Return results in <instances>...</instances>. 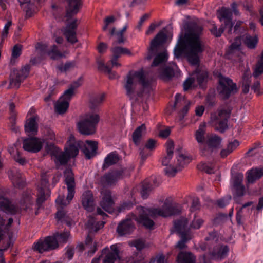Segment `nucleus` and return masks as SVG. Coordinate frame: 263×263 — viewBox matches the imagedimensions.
Listing matches in <instances>:
<instances>
[{
	"mask_svg": "<svg viewBox=\"0 0 263 263\" xmlns=\"http://www.w3.org/2000/svg\"><path fill=\"white\" fill-rule=\"evenodd\" d=\"M263 175V170L261 168H253L248 172L247 180L248 182L253 183L259 179Z\"/></svg>",
	"mask_w": 263,
	"mask_h": 263,
	"instance_id": "obj_36",
	"label": "nucleus"
},
{
	"mask_svg": "<svg viewBox=\"0 0 263 263\" xmlns=\"http://www.w3.org/2000/svg\"><path fill=\"white\" fill-rule=\"evenodd\" d=\"M166 150L168 157H170L171 155H173L174 143L172 141H168L166 142Z\"/></svg>",
	"mask_w": 263,
	"mask_h": 263,
	"instance_id": "obj_55",
	"label": "nucleus"
},
{
	"mask_svg": "<svg viewBox=\"0 0 263 263\" xmlns=\"http://www.w3.org/2000/svg\"><path fill=\"white\" fill-rule=\"evenodd\" d=\"M123 170L114 171L106 174L101 178V182L104 185H110L123 177Z\"/></svg>",
	"mask_w": 263,
	"mask_h": 263,
	"instance_id": "obj_20",
	"label": "nucleus"
},
{
	"mask_svg": "<svg viewBox=\"0 0 263 263\" xmlns=\"http://www.w3.org/2000/svg\"><path fill=\"white\" fill-rule=\"evenodd\" d=\"M47 45L42 43H37L36 46V49L39 52L47 53V54L52 59H58L62 57V54L56 49L57 47L53 46L52 49L48 51H46Z\"/></svg>",
	"mask_w": 263,
	"mask_h": 263,
	"instance_id": "obj_25",
	"label": "nucleus"
},
{
	"mask_svg": "<svg viewBox=\"0 0 263 263\" xmlns=\"http://www.w3.org/2000/svg\"><path fill=\"white\" fill-rule=\"evenodd\" d=\"M82 84V80L80 79L77 81L73 83L71 87L65 91L63 95L55 103L54 108L57 113L63 114L67 111L69 107V101L74 94V89L79 87Z\"/></svg>",
	"mask_w": 263,
	"mask_h": 263,
	"instance_id": "obj_10",
	"label": "nucleus"
},
{
	"mask_svg": "<svg viewBox=\"0 0 263 263\" xmlns=\"http://www.w3.org/2000/svg\"><path fill=\"white\" fill-rule=\"evenodd\" d=\"M82 147L83 153L87 159L93 157L97 149V143L95 141H86L84 144L81 141L77 142L73 136L69 137L67 145L65 147L64 153H62L59 148L53 147L55 152L54 160L58 164H65L68 160L77 156L79 153V148Z\"/></svg>",
	"mask_w": 263,
	"mask_h": 263,
	"instance_id": "obj_3",
	"label": "nucleus"
},
{
	"mask_svg": "<svg viewBox=\"0 0 263 263\" xmlns=\"http://www.w3.org/2000/svg\"><path fill=\"white\" fill-rule=\"evenodd\" d=\"M168 59V53L166 50H164L161 53H158L155 58L152 64L153 66L163 65Z\"/></svg>",
	"mask_w": 263,
	"mask_h": 263,
	"instance_id": "obj_39",
	"label": "nucleus"
},
{
	"mask_svg": "<svg viewBox=\"0 0 263 263\" xmlns=\"http://www.w3.org/2000/svg\"><path fill=\"white\" fill-rule=\"evenodd\" d=\"M221 139L216 135H212L209 138L208 145L211 151H213L220 145Z\"/></svg>",
	"mask_w": 263,
	"mask_h": 263,
	"instance_id": "obj_42",
	"label": "nucleus"
},
{
	"mask_svg": "<svg viewBox=\"0 0 263 263\" xmlns=\"http://www.w3.org/2000/svg\"><path fill=\"white\" fill-rule=\"evenodd\" d=\"M118 57H115L114 55L112 56L110 59V63L112 67L118 68L121 66V64L118 61Z\"/></svg>",
	"mask_w": 263,
	"mask_h": 263,
	"instance_id": "obj_62",
	"label": "nucleus"
},
{
	"mask_svg": "<svg viewBox=\"0 0 263 263\" xmlns=\"http://www.w3.org/2000/svg\"><path fill=\"white\" fill-rule=\"evenodd\" d=\"M217 15L220 22L224 24L226 30H227L229 33H231L233 29L231 10L228 8L222 7L218 10Z\"/></svg>",
	"mask_w": 263,
	"mask_h": 263,
	"instance_id": "obj_18",
	"label": "nucleus"
},
{
	"mask_svg": "<svg viewBox=\"0 0 263 263\" xmlns=\"http://www.w3.org/2000/svg\"><path fill=\"white\" fill-rule=\"evenodd\" d=\"M223 27H221L219 30L217 29L216 26H214L213 28L211 29V33L215 35L216 36H220L222 33L223 32Z\"/></svg>",
	"mask_w": 263,
	"mask_h": 263,
	"instance_id": "obj_58",
	"label": "nucleus"
},
{
	"mask_svg": "<svg viewBox=\"0 0 263 263\" xmlns=\"http://www.w3.org/2000/svg\"><path fill=\"white\" fill-rule=\"evenodd\" d=\"M115 21V18L112 16H110L105 18L104 20V25L103 27V30H106L108 26L112 24Z\"/></svg>",
	"mask_w": 263,
	"mask_h": 263,
	"instance_id": "obj_57",
	"label": "nucleus"
},
{
	"mask_svg": "<svg viewBox=\"0 0 263 263\" xmlns=\"http://www.w3.org/2000/svg\"><path fill=\"white\" fill-rule=\"evenodd\" d=\"M208 73L204 69L198 68L186 79L183 83V89L187 91L196 87L197 84L201 85L206 80Z\"/></svg>",
	"mask_w": 263,
	"mask_h": 263,
	"instance_id": "obj_12",
	"label": "nucleus"
},
{
	"mask_svg": "<svg viewBox=\"0 0 263 263\" xmlns=\"http://www.w3.org/2000/svg\"><path fill=\"white\" fill-rule=\"evenodd\" d=\"M178 70L175 63H169L164 67L160 72V76L163 79H168L174 76L175 73Z\"/></svg>",
	"mask_w": 263,
	"mask_h": 263,
	"instance_id": "obj_27",
	"label": "nucleus"
},
{
	"mask_svg": "<svg viewBox=\"0 0 263 263\" xmlns=\"http://www.w3.org/2000/svg\"><path fill=\"white\" fill-rule=\"evenodd\" d=\"M133 204L134 203L132 202H124L120 207L118 208V210L119 212H121L126 210H129L133 206Z\"/></svg>",
	"mask_w": 263,
	"mask_h": 263,
	"instance_id": "obj_56",
	"label": "nucleus"
},
{
	"mask_svg": "<svg viewBox=\"0 0 263 263\" xmlns=\"http://www.w3.org/2000/svg\"><path fill=\"white\" fill-rule=\"evenodd\" d=\"M81 203L83 207L88 212H92L95 208V203L92 192L90 191L84 192L81 196Z\"/></svg>",
	"mask_w": 263,
	"mask_h": 263,
	"instance_id": "obj_22",
	"label": "nucleus"
},
{
	"mask_svg": "<svg viewBox=\"0 0 263 263\" xmlns=\"http://www.w3.org/2000/svg\"><path fill=\"white\" fill-rule=\"evenodd\" d=\"M182 219H185L186 220V227H187V229L189 233H190V229H195V230L199 229L202 226V225L204 223V220L201 217L196 215V214H194L193 219L192 220V221L190 224L189 227H188L187 220L186 218H183V217L181 218L180 219L176 221L175 222L180 221L181 220H182Z\"/></svg>",
	"mask_w": 263,
	"mask_h": 263,
	"instance_id": "obj_29",
	"label": "nucleus"
},
{
	"mask_svg": "<svg viewBox=\"0 0 263 263\" xmlns=\"http://www.w3.org/2000/svg\"><path fill=\"white\" fill-rule=\"evenodd\" d=\"M242 179L243 175L242 174H238L236 175L233 176L232 178L231 182L237 195L238 196H242L244 193L245 187L241 184Z\"/></svg>",
	"mask_w": 263,
	"mask_h": 263,
	"instance_id": "obj_26",
	"label": "nucleus"
},
{
	"mask_svg": "<svg viewBox=\"0 0 263 263\" xmlns=\"http://www.w3.org/2000/svg\"><path fill=\"white\" fill-rule=\"evenodd\" d=\"M100 120L99 115L94 112L86 114L78 124L79 132L84 135H91L96 130V127Z\"/></svg>",
	"mask_w": 263,
	"mask_h": 263,
	"instance_id": "obj_8",
	"label": "nucleus"
},
{
	"mask_svg": "<svg viewBox=\"0 0 263 263\" xmlns=\"http://www.w3.org/2000/svg\"><path fill=\"white\" fill-rule=\"evenodd\" d=\"M195 258L190 252H181L178 255L177 261L178 263H194Z\"/></svg>",
	"mask_w": 263,
	"mask_h": 263,
	"instance_id": "obj_35",
	"label": "nucleus"
},
{
	"mask_svg": "<svg viewBox=\"0 0 263 263\" xmlns=\"http://www.w3.org/2000/svg\"><path fill=\"white\" fill-rule=\"evenodd\" d=\"M81 5V0H68L67 14L71 15L78 12Z\"/></svg>",
	"mask_w": 263,
	"mask_h": 263,
	"instance_id": "obj_37",
	"label": "nucleus"
},
{
	"mask_svg": "<svg viewBox=\"0 0 263 263\" xmlns=\"http://www.w3.org/2000/svg\"><path fill=\"white\" fill-rule=\"evenodd\" d=\"M96 218L93 216H88L87 227L89 229L91 232H97L104 226V222L103 221H96Z\"/></svg>",
	"mask_w": 263,
	"mask_h": 263,
	"instance_id": "obj_33",
	"label": "nucleus"
},
{
	"mask_svg": "<svg viewBox=\"0 0 263 263\" xmlns=\"http://www.w3.org/2000/svg\"><path fill=\"white\" fill-rule=\"evenodd\" d=\"M219 85L217 90L223 98H228L232 93L236 91V86L231 80L224 77L221 74L218 76Z\"/></svg>",
	"mask_w": 263,
	"mask_h": 263,
	"instance_id": "obj_14",
	"label": "nucleus"
},
{
	"mask_svg": "<svg viewBox=\"0 0 263 263\" xmlns=\"http://www.w3.org/2000/svg\"><path fill=\"white\" fill-rule=\"evenodd\" d=\"M29 69V66L26 65L21 70H13L10 75L11 87H18L20 83L27 77Z\"/></svg>",
	"mask_w": 263,
	"mask_h": 263,
	"instance_id": "obj_16",
	"label": "nucleus"
},
{
	"mask_svg": "<svg viewBox=\"0 0 263 263\" xmlns=\"http://www.w3.org/2000/svg\"><path fill=\"white\" fill-rule=\"evenodd\" d=\"M114 204L113 198L109 190H103L101 192V200L100 206L102 209L108 212L112 213Z\"/></svg>",
	"mask_w": 263,
	"mask_h": 263,
	"instance_id": "obj_19",
	"label": "nucleus"
},
{
	"mask_svg": "<svg viewBox=\"0 0 263 263\" xmlns=\"http://www.w3.org/2000/svg\"><path fill=\"white\" fill-rule=\"evenodd\" d=\"M138 82L144 89H148L151 84V81L146 78L143 70L131 71L127 76L124 84V88L128 95L133 93Z\"/></svg>",
	"mask_w": 263,
	"mask_h": 263,
	"instance_id": "obj_6",
	"label": "nucleus"
},
{
	"mask_svg": "<svg viewBox=\"0 0 263 263\" xmlns=\"http://www.w3.org/2000/svg\"><path fill=\"white\" fill-rule=\"evenodd\" d=\"M263 72V50L254 69L253 75L257 77Z\"/></svg>",
	"mask_w": 263,
	"mask_h": 263,
	"instance_id": "obj_47",
	"label": "nucleus"
},
{
	"mask_svg": "<svg viewBox=\"0 0 263 263\" xmlns=\"http://www.w3.org/2000/svg\"><path fill=\"white\" fill-rule=\"evenodd\" d=\"M211 122L215 129L221 132H223L227 128V120L222 118V113H219L218 117L216 115H212Z\"/></svg>",
	"mask_w": 263,
	"mask_h": 263,
	"instance_id": "obj_24",
	"label": "nucleus"
},
{
	"mask_svg": "<svg viewBox=\"0 0 263 263\" xmlns=\"http://www.w3.org/2000/svg\"><path fill=\"white\" fill-rule=\"evenodd\" d=\"M251 77V73L250 71H246L243 75V92L245 93H248L249 90V84L250 83V79Z\"/></svg>",
	"mask_w": 263,
	"mask_h": 263,
	"instance_id": "obj_46",
	"label": "nucleus"
},
{
	"mask_svg": "<svg viewBox=\"0 0 263 263\" xmlns=\"http://www.w3.org/2000/svg\"><path fill=\"white\" fill-rule=\"evenodd\" d=\"M12 25V22L11 21H8L6 24L5 25V26L4 27V29L2 32V40H4L5 37L7 36L8 31L9 30V28L10 26Z\"/></svg>",
	"mask_w": 263,
	"mask_h": 263,
	"instance_id": "obj_52",
	"label": "nucleus"
},
{
	"mask_svg": "<svg viewBox=\"0 0 263 263\" xmlns=\"http://www.w3.org/2000/svg\"><path fill=\"white\" fill-rule=\"evenodd\" d=\"M25 124V131L28 135H35L38 130V117L34 115L29 117L28 115Z\"/></svg>",
	"mask_w": 263,
	"mask_h": 263,
	"instance_id": "obj_23",
	"label": "nucleus"
},
{
	"mask_svg": "<svg viewBox=\"0 0 263 263\" xmlns=\"http://www.w3.org/2000/svg\"><path fill=\"white\" fill-rule=\"evenodd\" d=\"M69 232L66 231L63 234H56L54 236H48L44 240H40L34 243L33 249L39 253L49 251L57 248L58 246V241L65 242L69 238Z\"/></svg>",
	"mask_w": 263,
	"mask_h": 263,
	"instance_id": "obj_4",
	"label": "nucleus"
},
{
	"mask_svg": "<svg viewBox=\"0 0 263 263\" xmlns=\"http://www.w3.org/2000/svg\"><path fill=\"white\" fill-rule=\"evenodd\" d=\"M202 32L200 27L190 28L184 35L180 36L174 49L177 58L185 57L192 65H198L199 55L204 50L205 46L200 38Z\"/></svg>",
	"mask_w": 263,
	"mask_h": 263,
	"instance_id": "obj_2",
	"label": "nucleus"
},
{
	"mask_svg": "<svg viewBox=\"0 0 263 263\" xmlns=\"http://www.w3.org/2000/svg\"><path fill=\"white\" fill-rule=\"evenodd\" d=\"M228 252L227 246H221L217 253H214L212 255V258L215 259H221L225 257Z\"/></svg>",
	"mask_w": 263,
	"mask_h": 263,
	"instance_id": "obj_48",
	"label": "nucleus"
},
{
	"mask_svg": "<svg viewBox=\"0 0 263 263\" xmlns=\"http://www.w3.org/2000/svg\"><path fill=\"white\" fill-rule=\"evenodd\" d=\"M98 67L100 70L106 72L110 79H115L117 78L118 77L116 73L111 71L110 68L105 65L103 62H98Z\"/></svg>",
	"mask_w": 263,
	"mask_h": 263,
	"instance_id": "obj_44",
	"label": "nucleus"
},
{
	"mask_svg": "<svg viewBox=\"0 0 263 263\" xmlns=\"http://www.w3.org/2000/svg\"><path fill=\"white\" fill-rule=\"evenodd\" d=\"M166 41V35L164 30L160 31L155 37L152 41L150 50L153 51L160 45L163 44Z\"/></svg>",
	"mask_w": 263,
	"mask_h": 263,
	"instance_id": "obj_31",
	"label": "nucleus"
},
{
	"mask_svg": "<svg viewBox=\"0 0 263 263\" xmlns=\"http://www.w3.org/2000/svg\"><path fill=\"white\" fill-rule=\"evenodd\" d=\"M19 211L15 206L9 202L7 199L0 197V239L3 236L5 231L8 229L13 222V219L9 218L8 221L4 213L14 214Z\"/></svg>",
	"mask_w": 263,
	"mask_h": 263,
	"instance_id": "obj_5",
	"label": "nucleus"
},
{
	"mask_svg": "<svg viewBox=\"0 0 263 263\" xmlns=\"http://www.w3.org/2000/svg\"><path fill=\"white\" fill-rule=\"evenodd\" d=\"M174 229L179 234L181 238V240L177 243L176 247L182 249L186 247V241L192 238L191 233H188L185 219H182L180 221L174 222Z\"/></svg>",
	"mask_w": 263,
	"mask_h": 263,
	"instance_id": "obj_13",
	"label": "nucleus"
},
{
	"mask_svg": "<svg viewBox=\"0 0 263 263\" xmlns=\"http://www.w3.org/2000/svg\"><path fill=\"white\" fill-rule=\"evenodd\" d=\"M231 199V197L230 196H229V197H227V198L220 199V200L217 201V204L220 207H221V208L224 207L229 203Z\"/></svg>",
	"mask_w": 263,
	"mask_h": 263,
	"instance_id": "obj_60",
	"label": "nucleus"
},
{
	"mask_svg": "<svg viewBox=\"0 0 263 263\" xmlns=\"http://www.w3.org/2000/svg\"><path fill=\"white\" fill-rule=\"evenodd\" d=\"M239 145V143L237 140H234L233 142H231L227 146V148L229 150H231V153Z\"/></svg>",
	"mask_w": 263,
	"mask_h": 263,
	"instance_id": "obj_63",
	"label": "nucleus"
},
{
	"mask_svg": "<svg viewBox=\"0 0 263 263\" xmlns=\"http://www.w3.org/2000/svg\"><path fill=\"white\" fill-rule=\"evenodd\" d=\"M181 211L180 205L174 202L172 198H166L160 208L151 210L139 206L134 213L128 215L126 219L119 224L117 232L121 236L130 234L135 229L133 220L147 229H151L154 227V222L149 218V216L166 217L178 214Z\"/></svg>",
	"mask_w": 263,
	"mask_h": 263,
	"instance_id": "obj_1",
	"label": "nucleus"
},
{
	"mask_svg": "<svg viewBox=\"0 0 263 263\" xmlns=\"http://www.w3.org/2000/svg\"><path fill=\"white\" fill-rule=\"evenodd\" d=\"M21 45H16L15 46H14L12 53V59L17 58V57H18L21 54Z\"/></svg>",
	"mask_w": 263,
	"mask_h": 263,
	"instance_id": "obj_51",
	"label": "nucleus"
},
{
	"mask_svg": "<svg viewBox=\"0 0 263 263\" xmlns=\"http://www.w3.org/2000/svg\"><path fill=\"white\" fill-rule=\"evenodd\" d=\"M171 133V129L170 128L167 127L164 129L161 130L159 132V136L162 138H166Z\"/></svg>",
	"mask_w": 263,
	"mask_h": 263,
	"instance_id": "obj_64",
	"label": "nucleus"
},
{
	"mask_svg": "<svg viewBox=\"0 0 263 263\" xmlns=\"http://www.w3.org/2000/svg\"><path fill=\"white\" fill-rule=\"evenodd\" d=\"M205 124L200 125L198 129L195 132V137L199 144H203L205 140Z\"/></svg>",
	"mask_w": 263,
	"mask_h": 263,
	"instance_id": "obj_40",
	"label": "nucleus"
},
{
	"mask_svg": "<svg viewBox=\"0 0 263 263\" xmlns=\"http://www.w3.org/2000/svg\"><path fill=\"white\" fill-rule=\"evenodd\" d=\"M132 246H134L138 250H141L146 247L145 243L141 240H136L130 243Z\"/></svg>",
	"mask_w": 263,
	"mask_h": 263,
	"instance_id": "obj_53",
	"label": "nucleus"
},
{
	"mask_svg": "<svg viewBox=\"0 0 263 263\" xmlns=\"http://www.w3.org/2000/svg\"><path fill=\"white\" fill-rule=\"evenodd\" d=\"M173 155L168 157V154H166V155L162 160V163L163 165L167 166L170 164V166L165 170L166 174L168 176H174L177 172L181 171L185 165L191 161L190 157L181 154L177 156L176 161L171 163V159Z\"/></svg>",
	"mask_w": 263,
	"mask_h": 263,
	"instance_id": "obj_7",
	"label": "nucleus"
},
{
	"mask_svg": "<svg viewBox=\"0 0 263 263\" xmlns=\"http://www.w3.org/2000/svg\"><path fill=\"white\" fill-rule=\"evenodd\" d=\"M120 244H114L110 247H106L103 249V263H114L117 259H120Z\"/></svg>",
	"mask_w": 263,
	"mask_h": 263,
	"instance_id": "obj_15",
	"label": "nucleus"
},
{
	"mask_svg": "<svg viewBox=\"0 0 263 263\" xmlns=\"http://www.w3.org/2000/svg\"><path fill=\"white\" fill-rule=\"evenodd\" d=\"M198 167L200 169H202L203 170H204L209 174L212 173L213 172V167L211 166H209V164L206 163H202L200 164L198 166Z\"/></svg>",
	"mask_w": 263,
	"mask_h": 263,
	"instance_id": "obj_59",
	"label": "nucleus"
},
{
	"mask_svg": "<svg viewBox=\"0 0 263 263\" xmlns=\"http://www.w3.org/2000/svg\"><path fill=\"white\" fill-rule=\"evenodd\" d=\"M205 110V107L203 105L197 106L195 110V114L197 116L201 117Z\"/></svg>",
	"mask_w": 263,
	"mask_h": 263,
	"instance_id": "obj_61",
	"label": "nucleus"
},
{
	"mask_svg": "<svg viewBox=\"0 0 263 263\" xmlns=\"http://www.w3.org/2000/svg\"><path fill=\"white\" fill-rule=\"evenodd\" d=\"M76 66V63L74 62H68L64 65L59 67V69L61 71H67L73 68Z\"/></svg>",
	"mask_w": 263,
	"mask_h": 263,
	"instance_id": "obj_50",
	"label": "nucleus"
},
{
	"mask_svg": "<svg viewBox=\"0 0 263 263\" xmlns=\"http://www.w3.org/2000/svg\"><path fill=\"white\" fill-rule=\"evenodd\" d=\"M181 102H183V103L185 104V105L182 111L183 114H185L188 111L189 109L191 102L189 101H186L184 96L181 95L179 93H177L175 96V106H177L178 104Z\"/></svg>",
	"mask_w": 263,
	"mask_h": 263,
	"instance_id": "obj_43",
	"label": "nucleus"
},
{
	"mask_svg": "<svg viewBox=\"0 0 263 263\" xmlns=\"http://www.w3.org/2000/svg\"><path fill=\"white\" fill-rule=\"evenodd\" d=\"M119 157L115 152L109 153L107 155L104 160V163L103 165L104 169L108 167L109 166L116 163L118 162Z\"/></svg>",
	"mask_w": 263,
	"mask_h": 263,
	"instance_id": "obj_38",
	"label": "nucleus"
},
{
	"mask_svg": "<svg viewBox=\"0 0 263 263\" xmlns=\"http://www.w3.org/2000/svg\"><path fill=\"white\" fill-rule=\"evenodd\" d=\"M48 179L44 175L41 176V186L37 187L38 193L36 202L37 204H41L44 201L49 197L50 192L47 187Z\"/></svg>",
	"mask_w": 263,
	"mask_h": 263,
	"instance_id": "obj_17",
	"label": "nucleus"
},
{
	"mask_svg": "<svg viewBox=\"0 0 263 263\" xmlns=\"http://www.w3.org/2000/svg\"><path fill=\"white\" fill-rule=\"evenodd\" d=\"M241 40L239 37H236L235 41L233 42L227 51L226 55L229 59H235L240 58L242 55V52L240 48Z\"/></svg>",
	"mask_w": 263,
	"mask_h": 263,
	"instance_id": "obj_21",
	"label": "nucleus"
},
{
	"mask_svg": "<svg viewBox=\"0 0 263 263\" xmlns=\"http://www.w3.org/2000/svg\"><path fill=\"white\" fill-rule=\"evenodd\" d=\"M78 247L80 250H88L89 254H93L96 251V244L93 242L92 238L90 236H88L85 240V245L80 244Z\"/></svg>",
	"mask_w": 263,
	"mask_h": 263,
	"instance_id": "obj_32",
	"label": "nucleus"
},
{
	"mask_svg": "<svg viewBox=\"0 0 263 263\" xmlns=\"http://www.w3.org/2000/svg\"><path fill=\"white\" fill-rule=\"evenodd\" d=\"M64 176L65 177V183L67 186L68 194L66 199H64L63 196L60 195L56 199L57 203L61 208H63L69 204L75 194V182L71 170L69 168L67 169L64 172Z\"/></svg>",
	"mask_w": 263,
	"mask_h": 263,
	"instance_id": "obj_11",
	"label": "nucleus"
},
{
	"mask_svg": "<svg viewBox=\"0 0 263 263\" xmlns=\"http://www.w3.org/2000/svg\"><path fill=\"white\" fill-rule=\"evenodd\" d=\"M112 55L117 57H120L122 54L130 55L131 52L126 48L120 47H114L111 48Z\"/></svg>",
	"mask_w": 263,
	"mask_h": 263,
	"instance_id": "obj_45",
	"label": "nucleus"
},
{
	"mask_svg": "<svg viewBox=\"0 0 263 263\" xmlns=\"http://www.w3.org/2000/svg\"><path fill=\"white\" fill-rule=\"evenodd\" d=\"M146 133V127L144 124L137 127L133 132L132 138L133 142L136 145H138L142 139L143 136Z\"/></svg>",
	"mask_w": 263,
	"mask_h": 263,
	"instance_id": "obj_34",
	"label": "nucleus"
},
{
	"mask_svg": "<svg viewBox=\"0 0 263 263\" xmlns=\"http://www.w3.org/2000/svg\"><path fill=\"white\" fill-rule=\"evenodd\" d=\"M128 25L125 24L122 30L116 33L117 42L118 43H122L124 42V39L123 37V34L126 31L128 28Z\"/></svg>",
	"mask_w": 263,
	"mask_h": 263,
	"instance_id": "obj_49",
	"label": "nucleus"
},
{
	"mask_svg": "<svg viewBox=\"0 0 263 263\" xmlns=\"http://www.w3.org/2000/svg\"><path fill=\"white\" fill-rule=\"evenodd\" d=\"M76 22V20L72 21V22L66 27L64 32L68 41L72 43L77 41L76 32L74 31L77 27Z\"/></svg>",
	"mask_w": 263,
	"mask_h": 263,
	"instance_id": "obj_28",
	"label": "nucleus"
},
{
	"mask_svg": "<svg viewBox=\"0 0 263 263\" xmlns=\"http://www.w3.org/2000/svg\"><path fill=\"white\" fill-rule=\"evenodd\" d=\"M156 147V141L153 139H149L145 144V147L142 149L140 152V156L141 160L144 161L151 153L150 151H152Z\"/></svg>",
	"mask_w": 263,
	"mask_h": 263,
	"instance_id": "obj_30",
	"label": "nucleus"
},
{
	"mask_svg": "<svg viewBox=\"0 0 263 263\" xmlns=\"http://www.w3.org/2000/svg\"><path fill=\"white\" fill-rule=\"evenodd\" d=\"M105 99V94H100L93 98V99L92 101V104L93 105H98L101 104Z\"/></svg>",
	"mask_w": 263,
	"mask_h": 263,
	"instance_id": "obj_54",
	"label": "nucleus"
},
{
	"mask_svg": "<svg viewBox=\"0 0 263 263\" xmlns=\"http://www.w3.org/2000/svg\"><path fill=\"white\" fill-rule=\"evenodd\" d=\"M258 41V37L256 35L251 36L249 35H246L243 39L245 44L250 49H254L255 48Z\"/></svg>",
	"mask_w": 263,
	"mask_h": 263,
	"instance_id": "obj_41",
	"label": "nucleus"
},
{
	"mask_svg": "<svg viewBox=\"0 0 263 263\" xmlns=\"http://www.w3.org/2000/svg\"><path fill=\"white\" fill-rule=\"evenodd\" d=\"M55 140L54 132L49 129H47L45 134V139H40L36 137L28 138L24 140L23 147L25 151L31 153H37L42 148L45 140Z\"/></svg>",
	"mask_w": 263,
	"mask_h": 263,
	"instance_id": "obj_9",
	"label": "nucleus"
}]
</instances>
